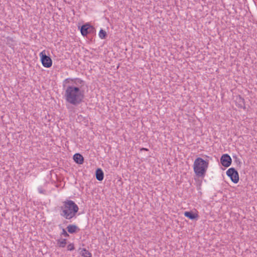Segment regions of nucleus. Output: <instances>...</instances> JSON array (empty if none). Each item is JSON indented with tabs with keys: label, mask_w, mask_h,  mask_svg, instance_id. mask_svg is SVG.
<instances>
[{
	"label": "nucleus",
	"mask_w": 257,
	"mask_h": 257,
	"mask_svg": "<svg viewBox=\"0 0 257 257\" xmlns=\"http://www.w3.org/2000/svg\"><path fill=\"white\" fill-rule=\"evenodd\" d=\"M81 254L83 257H91V253L86 249L82 248L81 250Z\"/></svg>",
	"instance_id": "obj_17"
},
{
	"label": "nucleus",
	"mask_w": 257,
	"mask_h": 257,
	"mask_svg": "<svg viewBox=\"0 0 257 257\" xmlns=\"http://www.w3.org/2000/svg\"><path fill=\"white\" fill-rule=\"evenodd\" d=\"M79 210L78 205L72 200H66L60 207V214L66 219L70 220L75 217Z\"/></svg>",
	"instance_id": "obj_1"
},
{
	"label": "nucleus",
	"mask_w": 257,
	"mask_h": 257,
	"mask_svg": "<svg viewBox=\"0 0 257 257\" xmlns=\"http://www.w3.org/2000/svg\"><path fill=\"white\" fill-rule=\"evenodd\" d=\"M65 81L69 83V85L79 88V90H81L82 87L85 85V82L80 78L67 79Z\"/></svg>",
	"instance_id": "obj_5"
},
{
	"label": "nucleus",
	"mask_w": 257,
	"mask_h": 257,
	"mask_svg": "<svg viewBox=\"0 0 257 257\" xmlns=\"http://www.w3.org/2000/svg\"><path fill=\"white\" fill-rule=\"evenodd\" d=\"M68 231L70 233H73L76 232L77 230L78 229V227L74 224L69 225L67 227Z\"/></svg>",
	"instance_id": "obj_14"
},
{
	"label": "nucleus",
	"mask_w": 257,
	"mask_h": 257,
	"mask_svg": "<svg viewBox=\"0 0 257 257\" xmlns=\"http://www.w3.org/2000/svg\"><path fill=\"white\" fill-rule=\"evenodd\" d=\"M40 57L43 66L46 68H50L52 65V61L50 57L46 54L45 50L40 53Z\"/></svg>",
	"instance_id": "obj_4"
},
{
	"label": "nucleus",
	"mask_w": 257,
	"mask_h": 257,
	"mask_svg": "<svg viewBox=\"0 0 257 257\" xmlns=\"http://www.w3.org/2000/svg\"><path fill=\"white\" fill-rule=\"evenodd\" d=\"M66 101L71 104L76 105L81 101L80 97H66Z\"/></svg>",
	"instance_id": "obj_9"
},
{
	"label": "nucleus",
	"mask_w": 257,
	"mask_h": 257,
	"mask_svg": "<svg viewBox=\"0 0 257 257\" xmlns=\"http://www.w3.org/2000/svg\"><path fill=\"white\" fill-rule=\"evenodd\" d=\"M220 161L222 166L228 167L231 163V158L228 154H223L220 159Z\"/></svg>",
	"instance_id": "obj_7"
},
{
	"label": "nucleus",
	"mask_w": 257,
	"mask_h": 257,
	"mask_svg": "<svg viewBox=\"0 0 257 257\" xmlns=\"http://www.w3.org/2000/svg\"><path fill=\"white\" fill-rule=\"evenodd\" d=\"M62 234H63L65 236H68L69 235L66 231L64 229H63L62 230Z\"/></svg>",
	"instance_id": "obj_21"
},
{
	"label": "nucleus",
	"mask_w": 257,
	"mask_h": 257,
	"mask_svg": "<svg viewBox=\"0 0 257 257\" xmlns=\"http://www.w3.org/2000/svg\"><path fill=\"white\" fill-rule=\"evenodd\" d=\"M73 160L78 164H82L84 162V158L83 156L78 153L75 154L73 156Z\"/></svg>",
	"instance_id": "obj_10"
},
{
	"label": "nucleus",
	"mask_w": 257,
	"mask_h": 257,
	"mask_svg": "<svg viewBox=\"0 0 257 257\" xmlns=\"http://www.w3.org/2000/svg\"><path fill=\"white\" fill-rule=\"evenodd\" d=\"M104 178V174L101 169H97L96 171V178L98 181H102Z\"/></svg>",
	"instance_id": "obj_12"
},
{
	"label": "nucleus",
	"mask_w": 257,
	"mask_h": 257,
	"mask_svg": "<svg viewBox=\"0 0 257 257\" xmlns=\"http://www.w3.org/2000/svg\"><path fill=\"white\" fill-rule=\"evenodd\" d=\"M208 165V162L202 158H196L193 164V169L195 174L198 177H203L207 171Z\"/></svg>",
	"instance_id": "obj_2"
},
{
	"label": "nucleus",
	"mask_w": 257,
	"mask_h": 257,
	"mask_svg": "<svg viewBox=\"0 0 257 257\" xmlns=\"http://www.w3.org/2000/svg\"><path fill=\"white\" fill-rule=\"evenodd\" d=\"M185 216L189 218L190 219H194L197 217V215L193 213L192 212L186 211L184 212Z\"/></svg>",
	"instance_id": "obj_15"
},
{
	"label": "nucleus",
	"mask_w": 257,
	"mask_h": 257,
	"mask_svg": "<svg viewBox=\"0 0 257 257\" xmlns=\"http://www.w3.org/2000/svg\"><path fill=\"white\" fill-rule=\"evenodd\" d=\"M142 150L148 151V150L147 149H146V148H142Z\"/></svg>",
	"instance_id": "obj_22"
},
{
	"label": "nucleus",
	"mask_w": 257,
	"mask_h": 257,
	"mask_svg": "<svg viewBox=\"0 0 257 257\" xmlns=\"http://www.w3.org/2000/svg\"><path fill=\"white\" fill-rule=\"evenodd\" d=\"M90 29H92V27L89 24H86L81 26L80 32L82 36H86L88 34L90 33Z\"/></svg>",
	"instance_id": "obj_8"
},
{
	"label": "nucleus",
	"mask_w": 257,
	"mask_h": 257,
	"mask_svg": "<svg viewBox=\"0 0 257 257\" xmlns=\"http://www.w3.org/2000/svg\"><path fill=\"white\" fill-rule=\"evenodd\" d=\"M57 245L60 247H64L66 245V239L64 238H60L57 240Z\"/></svg>",
	"instance_id": "obj_16"
},
{
	"label": "nucleus",
	"mask_w": 257,
	"mask_h": 257,
	"mask_svg": "<svg viewBox=\"0 0 257 257\" xmlns=\"http://www.w3.org/2000/svg\"><path fill=\"white\" fill-rule=\"evenodd\" d=\"M47 185V183H45L43 186H40L38 188V190L39 193L45 194L46 193V191L45 190V187Z\"/></svg>",
	"instance_id": "obj_18"
},
{
	"label": "nucleus",
	"mask_w": 257,
	"mask_h": 257,
	"mask_svg": "<svg viewBox=\"0 0 257 257\" xmlns=\"http://www.w3.org/2000/svg\"><path fill=\"white\" fill-rule=\"evenodd\" d=\"M99 37L101 39H104L105 38L106 36V33L105 31L102 29H101L99 32Z\"/></svg>",
	"instance_id": "obj_19"
},
{
	"label": "nucleus",
	"mask_w": 257,
	"mask_h": 257,
	"mask_svg": "<svg viewBox=\"0 0 257 257\" xmlns=\"http://www.w3.org/2000/svg\"><path fill=\"white\" fill-rule=\"evenodd\" d=\"M82 90H79L77 87L71 85H69L66 90V96L68 97L79 96L81 95Z\"/></svg>",
	"instance_id": "obj_3"
},
{
	"label": "nucleus",
	"mask_w": 257,
	"mask_h": 257,
	"mask_svg": "<svg viewBox=\"0 0 257 257\" xmlns=\"http://www.w3.org/2000/svg\"><path fill=\"white\" fill-rule=\"evenodd\" d=\"M235 102L239 108H245L244 102L243 97H236Z\"/></svg>",
	"instance_id": "obj_13"
},
{
	"label": "nucleus",
	"mask_w": 257,
	"mask_h": 257,
	"mask_svg": "<svg viewBox=\"0 0 257 257\" xmlns=\"http://www.w3.org/2000/svg\"><path fill=\"white\" fill-rule=\"evenodd\" d=\"M226 175L230 178L234 183H237L239 181V175L237 171L233 168H229L226 171Z\"/></svg>",
	"instance_id": "obj_6"
},
{
	"label": "nucleus",
	"mask_w": 257,
	"mask_h": 257,
	"mask_svg": "<svg viewBox=\"0 0 257 257\" xmlns=\"http://www.w3.org/2000/svg\"><path fill=\"white\" fill-rule=\"evenodd\" d=\"M5 41L7 45L12 48H13L17 45V43L15 40L14 38L10 37H7Z\"/></svg>",
	"instance_id": "obj_11"
},
{
	"label": "nucleus",
	"mask_w": 257,
	"mask_h": 257,
	"mask_svg": "<svg viewBox=\"0 0 257 257\" xmlns=\"http://www.w3.org/2000/svg\"><path fill=\"white\" fill-rule=\"evenodd\" d=\"M67 249L70 251L73 250L74 249V244L70 243L67 245Z\"/></svg>",
	"instance_id": "obj_20"
}]
</instances>
